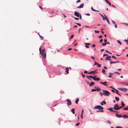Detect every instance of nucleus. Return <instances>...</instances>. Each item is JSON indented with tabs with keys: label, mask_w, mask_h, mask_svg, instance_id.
Returning a JSON list of instances; mask_svg holds the SVG:
<instances>
[{
	"label": "nucleus",
	"mask_w": 128,
	"mask_h": 128,
	"mask_svg": "<svg viewBox=\"0 0 128 128\" xmlns=\"http://www.w3.org/2000/svg\"><path fill=\"white\" fill-rule=\"evenodd\" d=\"M107 122L110 124H111V123L108 120Z\"/></svg>",
	"instance_id": "52"
},
{
	"label": "nucleus",
	"mask_w": 128,
	"mask_h": 128,
	"mask_svg": "<svg viewBox=\"0 0 128 128\" xmlns=\"http://www.w3.org/2000/svg\"><path fill=\"white\" fill-rule=\"evenodd\" d=\"M66 72L67 74L68 73L69 70L68 68H66Z\"/></svg>",
	"instance_id": "24"
},
{
	"label": "nucleus",
	"mask_w": 128,
	"mask_h": 128,
	"mask_svg": "<svg viewBox=\"0 0 128 128\" xmlns=\"http://www.w3.org/2000/svg\"><path fill=\"white\" fill-rule=\"evenodd\" d=\"M114 73L115 74L116 73L118 75H119L120 74L118 72H114Z\"/></svg>",
	"instance_id": "44"
},
{
	"label": "nucleus",
	"mask_w": 128,
	"mask_h": 128,
	"mask_svg": "<svg viewBox=\"0 0 128 128\" xmlns=\"http://www.w3.org/2000/svg\"><path fill=\"white\" fill-rule=\"evenodd\" d=\"M38 35H39L40 37L42 38V40L43 39V37L42 36L40 35V34L39 33H38Z\"/></svg>",
	"instance_id": "42"
},
{
	"label": "nucleus",
	"mask_w": 128,
	"mask_h": 128,
	"mask_svg": "<svg viewBox=\"0 0 128 128\" xmlns=\"http://www.w3.org/2000/svg\"><path fill=\"white\" fill-rule=\"evenodd\" d=\"M104 18H105V19L106 20H108V18L107 16H106V15L104 14Z\"/></svg>",
	"instance_id": "27"
},
{
	"label": "nucleus",
	"mask_w": 128,
	"mask_h": 128,
	"mask_svg": "<svg viewBox=\"0 0 128 128\" xmlns=\"http://www.w3.org/2000/svg\"><path fill=\"white\" fill-rule=\"evenodd\" d=\"M66 100L67 101V102H68L67 104V105L68 106L72 104V102H71V101L68 99H67Z\"/></svg>",
	"instance_id": "7"
},
{
	"label": "nucleus",
	"mask_w": 128,
	"mask_h": 128,
	"mask_svg": "<svg viewBox=\"0 0 128 128\" xmlns=\"http://www.w3.org/2000/svg\"><path fill=\"white\" fill-rule=\"evenodd\" d=\"M79 101V100L78 98L77 99L75 100V103L76 104H78V102Z\"/></svg>",
	"instance_id": "26"
},
{
	"label": "nucleus",
	"mask_w": 128,
	"mask_h": 128,
	"mask_svg": "<svg viewBox=\"0 0 128 128\" xmlns=\"http://www.w3.org/2000/svg\"><path fill=\"white\" fill-rule=\"evenodd\" d=\"M102 35H101L100 36H98V38H102Z\"/></svg>",
	"instance_id": "57"
},
{
	"label": "nucleus",
	"mask_w": 128,
	"mask_h": 128,
	"mask_svg": "<svg viewBox=\"0 0 128 128\" xmlns=\"http://www.w3.org/2000/svg\"><path fill=\"white\" fill-rule=\"evenodd\" d=\"M108 22V24H110V22H109V21H108V20H106Z\"/></svg>",
	"instance_id": "62"
},
{
	"label": "nucleus",
	"mask_w": 128,
	"mask_h": 128,
	"mask_svg": "<svg viewBox=\"0 0 128 128\" xmlns=\"http://www.w3.org/2000/svg\"><path fill=\"white\" fill-rule=\"evenodd\" d=\"M75 24H76L78 25V26H81V24H80L78 23H75Z\"/></svg>",
	"instance_id": "40"
},
{
	"label": "nucleus",
	"mask_w": 128,
	"mask_h": 128,
	"mask_svg": "<svg viewBox=\"0 0 128 128\" xmlns=\"http://www.w3.org/2000/svg\"><path fill=\"white\" fill-rule=\"evenodd\" d=\"M114 90L116 91V93H117V94H118L119 93L118 92H119L118 90H117L115 89H114Z\"/></svg>",
	"instance_id": "38"
},
{
	"label": "nucleus",
	"mask_w": 128,
	"mask_h": 128,
	"mask_svg": "<svg viewBox=\"0 0 128 128\" xmlns=\"http://www.w3.org/2000/svg\"><path fill=\"white\" fill-rule=\"evenodd\" d=\"M116 117L118 118H120L122 117V115L121 114H116Z\"/></svg>",
	"instance_id": "15"
},
{
	"label": "nucleus",
	"mask_w": 128,
	"mask_h": 128,
	"mask_svg": "<svg viewBox=\"0 0 128 128\" xmlns=\"http://www.w3.org/2000/svg\"><path fill=\"white\" fill-rule=\"evenodd\" d=\"M100 78H95V79H94V80L96 81H99L100 80Z\"/></svg>",
	"instance_id": "23"
},
{
	"label": "nucleus",
	"mask_w": 128,
	"mask_h": 128,
	"mask_svg": "<svg viewBox=\"0 0 128 128\" xmlns=\"http://www.w3.org/2000/svg\"><path fill=\"white\" fill-rule=\"evenodd\" d=\"M123 110H128V106H127V107H125L124 108Z\"/></svg>",
	"instance_id": "25"
},
{
	"label": "nucleus",
	"mask_w": 128,
	"mask_h": 128,
	"mask_svg": "<svg viewBox=\"0 0 128 128\" xmlns=\"http://www.w3.org/2000/svg\"><path fill=\"white\" fill-rule=\"evenodd\" d=\"M112 23H113V24H116V22H115L114 21H113V20H112Z\"/></svg>",
	"instance_id": "47"
},
{
	"label": "nucleus",
	"mask_w": 128,
	"mask_h": 128,
	"mask_svg": "<svg viewBox=\"0 0 128 128\" xmlns=\"http://www.w3.org/2000/svg\"><path fill=\"white\" fill-rule=\"evenodd\" d=\"M118 89L122 91H125L126 92L128 90V89L126 88H118Z\"/></svg>",
	"instance_id": "4"
},
{
	"label": "nucleus",
	"mask_w": 128,
	"mask_h": 128,
	"mask_svg": "<svg viewBox=\"0 0 128 128\" xmlns=\"http://www.w3.org/2000/svg\"><path fill=\"white\" fill-rule=\"evenodd\" d=\"M108 55L107 54H104L103 55V56H108Z\"/></svg>",
	"instance_id": "49"
},
{
	"label": "nucleus",
	"mask_w": 128,
	"mask_h": 128,
	"mask_svg": "<svg viewBox=\"0 0 128 128\" xmlns=\"http://www.w3.org/2000/svg\"><path fill=\"white\" fill-rule=\"evenodd\" d=\"M74 36V35L72 34V35L71 36V37L70 38L72 39V38Z\"/></svg>",
	"instance_id": "48"
},
{
	"label": "nucleus",
	"mask_w": 128,
	"mask_h": 128,
	"mask_svg": "<svg viewBox=\"0 0 128 128\" xmlns=\"http://www.w3.org/2000/svg\"><path fill=\"white\" fill-rule=\"evenodd\" d=\"M74 15L77 16L78 17H79L80 16V14L78 12H77L76 11H75L74 13Z\"/></svg>",
	"instance_id": "5"
},
{
	"label": "nucleus",
	"mask_w": 128,
	"mask_h": 128,
	"mask_svg": "<svg viewBox=\"0 0 128 128\" xmlns=\"http://www.w3.org/2000/svg\"><path fill=\"white\" fill-rule=\"evenodd\" d=\"M103 104H106V102L104 100L103 102H102L100 103V104L102 106L103 105Z\"/></svg>",
	"instance_id": "18"
},
{
	"label": "nucleus",
	"mask_w": 128,
	"mask_h": 128,
	"mask_svg": "<svg viewBox=\"0 0 128 128\" xmlns=\"http://www.w3.org/2000/svg\"><path fill=\"white\" fill-rule=\"evenodd\" d=\"M100 83L101 84H102L104 85L105 86H108L107 84V82H100Z\"/></svg>",
	"instance_id": "11"
},
{
	"label": "nucleus",
	"mask_w": 128,
	"mask_h": 128,
	"mask_svg": "<svg viewBox=\"0 0 128 128\" xmlns=\"http://www.w3.org/2000/svg\"><path fill=\"white\" fill-rule=\"evenodd\" d=\"M79 124H80V123L78 122V123L77 124H76V125L77 126H78L79 125Z\"/></svg>",
	"instance_id": "60"
},
{
	"label": "nucleus",
	"mask_w": 128,
	"mask_h": 128,
	"mask_svg": "<svg viewBox=\"0 0 128 128\" xmlns=\"http://www.w3.org/2000/svg\"><path fill=\"white\" fill-rule=\"evenodd\" d=\"M121 105L123 107L125 106V104H124V102L122 101L121 102Z\"/></svg>",
	"instance_id": "20"
},
{
	"label": "nucleus",
	"mask_w": 128,
	"mask_h": 128,
	"mask_svg": "<svg viewBox=\"0 0 128 128\" xmlns=\"http://www.w3.org/2000/svg\"><path fill=\"white\" fill-rule=\"evenodd\" d=\"M108 110H109L110 111L114 112H117V111L113 110V108H109L108 109Z\"/></svg>",
	"instance_id": "14"
},
{
	"label": "nucleus",
	"mask_w": 128,
	"mask_h": 128,
	"mask_svg": "<svg viewBox=\"0 0 128 128\" xmlns=\"http://www.w3.org/2000/svg\"><path fill=\"white\" fill-rule=\"evenodd\" d=\"M114 26L116 28H117V25L116 24H114Z\"/></svg>",
	"instance_id": "61"
},
{
	"label": "nucleus",
	"mask_w": 128,
	"mask_h": 128,
	"mask_svg": "<svg viewBox=\"0 0 128 128\" xmlns=\"http://www.w3.org/2000/svg\"><path fill=\"white\" fill-rule=\"evenodd\" d=\"M122 117L124 118H128V116L126 114H124L122 116Z\"/></svg>",
	"instance_id": "16"
},
{
	"label": "nucleus",
	"mask_w": 128,
	"mask_h": 128,
	"mask_svg": "<svg viewBox=\"0 0 128 128\" xmlns=\"http://www.w3.org/2000/svg\"><path fill=\"white\" fill-rule=\"evenodd\" d=\"M115 100L116 101H118L119 100V98H118L116 96L115 97Z\"/></svg>",
	"instance_id": "22"
},
{
	"label": "nucleus",
	"mask_w": 128,
	"mask_h": 128,
	"mask_svg": "<svg viewBox=\"0 0 128 128\" xmlns=\"http://www.w3.org/2000/svg\"><path fill=\"white\" fill-rule=\"evenodd\" d=\"M119 82L121 84H123L124 85L128 86V82Z\"/></svg>",
	"instance_id": "9"
},
{
	"label": "nucleus",
	"mask_w": 128,
	"mask_h": 128,
	"mask_svg": "<svg viewBox=\"0 0 128 128\" xmlns=\"http://www.w3.org/2000/svg\"><path fill=\"white\" fill-rule=\"evenodd\" d=\"M111 58V56H108L107 57H106L105 59V60H107V58Z\"/></svg>",
	"instance_id": "31"
},
{
	"label": "nucleus",
	"mask_w": 128,
	"mask_h": 128,
	"mask_svg": "<svg viewBox=\"0 0 128 128\" xmlns=\"http://www.w3.org/2000/svg\"><path fill=\"white\" fill-rule=\"evenodd\" d=\"M85 44L87 45H90V44L89 43H85Z\"/></svg>",
	"instance_id": "39"
},
{
	"label": "nucleus",
	"mask_w": 128,
	"mask_h": 128,
	"mask_svg": "<svg viewBox=\"0 0 128 128\" xmlns=\"http://www.w3.org/2000/svg\"><path fill=\"white\" fill-rule=\"evenodd\" d=\"M104 41L105 42V43L104 44V43H102V45L103 46H104L105 45H106V44H110V43L109 42H106L107 41V40H106V39H104Z\"/></svg>",
	"instance_id": "3"
},
{
	"label": "nucleus",
	"mask_w": 128,
	"mask_h": 128,
	"mask_svg": "<svg viewBox=\"0 0 128 128\" xmlns=\"http://www.w3.org/2000/svg\"><path fill=\"white\" fill-rule=\"evenodd\" d=\"M110 6H111V3L108 0L107 1H106V2Z\"/></svg>",
	"instance_id": "29"
},
{
	"label": "nucleus",
	"mask_w": 128,
	"mask_h": 128,
	"mask_svg": "<svg viewBox=\"0 0 128 128\" xmlns=\"http://www.w3.org/2000/svg\"><path fill=\"white\" fill-rule=\"evenodd\" d=\"M45 50L44 49H43L42 50V52H41V49L40 48H39V51L40 52L41 54H42L43 53H44V52H45Z\"/></svg>",
	"instance_id": "10"
},
{
	"label": "nucleus",
	"mask_w": 128,
	"mask_h": 128,
	"mask_svg": "<svg viewBox=\"0 0 128 128\" xmlns=\"http://www.w3.org/2000/svg\"><path fill=\"white\" fill-rule=\"evenodd\" d=\"M96 91L95 89H92L91 90V92H93L94 91Z\"/></svg>",
	"instance_id": "43"
},
{
	"label": "nucleus",
	"mask_w": 128,
	"mask_h": 128,
	"mask_svg": "<svg viewBox=\"0 0 128 128\" xmlns=\"http://www.w3.org/2000/svg\"><path fill=\"white\" fill-rule=\"evenodd\" d=\"M96 112H104V111L103 110H97L96 111Z\"/></svg>",
	"instance_id": "32"
},
{
	"label": "nucleus",
	"mask_w": 128,
	"mask_h": 128,
	"mask_svg": "<svg viewBox=\"0 0 128 128\" xmlns=\"http://www.w3.org/2000/svg\"><path fill=\"white\" fill-rule=\"evenodd\" d=\"M91 8L92 10V11H97V10H95L93 9V8L92 6L91 7Z\"/></svg>",
	"instance_id": "33"
},
{
	"label": "nucleus",
	"mask_w": 128,
	"mask_h": 128,
	"mask_svg": "<svg viewBox=\"0 0 128 128\" xmlns=\"http://www.w3.org/2000/svg\"><path fill=\"white\" fill-rule=\"evenodd\" d=\"M116 128H123L121 126H116Z\"/></svg>",
	"instance_id": "41"
},
{
	"label": "nucleus",
	"mask_w": 128,
	"mask_h": 128,
	"mask_svg": "<svg viewBox=\"0 0 128 128\" xmlns=\"http://www.w3.org/2000/svg\"><path fill=\"white\" fill-rule=\"evenodd\" d=\"M94 88H95L96 91L98 92L101 90V89L99 87L97 86H95Z\"/></svg>",
	"instance_id": "6"
},
{
	"label": "nucleus",
	"mask_w": 128,
	"mask_h": 128,
	"mask_svg": "<svg viewBox=\"0 0 128 128\" xmlns=\"http://www.w3.org/2000/svg\"><path fill=\"white\" fill-rule=\"evenodd\" d=\"M42 57L44 58H46V52H44V53H42Z\"/></svg>",
	"instance_id": "12"
},
{
	"label": "nucleus",
	"mask_w": 128,
	"mask_h": 128,
	"mask_svg": "<svg viewBox=\"0 0 128 128\" xmlns=\"http://www.w3.org/2000/svg\"><path fill=\"white\" fill-rule=\"evenodd\" d=\"M79 17H80V19L81 20L82 19V16L80 14V16Z\"/></svg>",
	"instance_id": "55"
},
{
	"label": "nucleus",
	"mask_w": 128,
	"mask_h": 128,
	"mask_svg": "<svg viewBox=\"0 0 128 128\" xmlns=\"http://www.w3.org/2000/svg\"><path fill=\"white\" fill-rule=\"evenodd\" d=\"M103 41V40L102 39H101L100 40V43H101Z\"/></svg>",
	"instance_id": "51"
},
{
	"label": "nucleus",
	"mask_w": 128,
	"mask_h": 128,
	"mask_svg": "<svg viewBox=\"0 0 128 128\" xmlns=\"http://www.w3.org/2000/svg\"><path fill=\"white\" fill-rule=\"evenodd\" d=\"M102 72L104 74H106V70L104 69L102 70Z\"/></svg>",
	"instance_id": "21"
},
{
	"label": "nucleus",
	"mask_w": 128,
	"mask_h": 128,
	"mask_svg": "<svg viewBox=\"0 0 128 128\" xmlns=\"http://www.w3.org/2000/svg\"><path fill=\"white\" fill-rule=\"evenodd\" d=\"M95 46V45L94 44H93L92 45V47H94Z\"/></svg>",
	"instance_id": "56"
},
{
	"label": "nucleus",
	"mask_w": 128,
	"mask_h": 128,
	"mask_svg": "<svg viewBox=\"0 0 128 128\" xmlns=\"http://www.w3.org/2000/svg\"><path fill=\"white\" fill-rule=\"evenodd\" d=\"M99 14L101 15V16L102 18H103V17H104V16H103L102 15V14H100V13Z\"/></svg>",
	"instance_id": "63"
},
{
	"label": "nucleus",
	"mask_w": 128,
	"mask_h": 128,
	"mask_svg": "<svg viewBox=\"0 0 128 128\" xmlns=\"http://www.w3.org/2000/svg\"><path fill=\"white\" fill-rule=\"evenodd\" d=\"M82 76L83 77V78H84L85 77V75H84V74H83V73L82 72Z\"/></svg>",
	"instance_id": "45"
},
{
	"label": "nucleus",
	"mask_w": 128,
	"mask_h": 128,
	"mask_svg": "<svg viewBox=\"0 0 128 128\" xmlns=\"http://www.w3.org/2000/svg\"><path fill=\"white\" fill-rule=\"evenodd\" d=\"M94 32H95L96 33H98L99 32V31H98V30H95Z\"/></svg>",
	"instance_id": "37"
},
{
	"label": "nucleus",
	"mask_w": 128,
	"mask_h": 128,
	"mask_svg": "<svg viewBox=\"0 0 128 128\" xmlns=\"http://www.w3.org/2000/svg\"><path fill=\"white\" fill-rule=\"evenodd\" d=\"M86 77L88 78V77L90 78H94V77H92V75H90V76H86Z\"/></svg>",
	"instance_id": "28"
},
{
	"label": "nucleus",
	"mask_w": 128,
	"mask_h": 128,
	"mask_svg": "<svg viewBox=\"0 0 128 128\" xmlns=\"http://www.w3.org/2000/svg\"><path fill=\"white\" fill-rule=\"evenodd\" d=\"M117 42L120 45H122V43L121 42H120L119 40H117Z\"/></svg>",
	"instance_id": "30"
},
{
	"label": "nucleus",
	"mask_w": 128,
	"mask_h": 128,
	"mask_svg": "<svg viewBox=\"0 0 128 128\" xmlns=\"http://www.w3.org/2000/svg\"><path fill=\"white\" fill-rule=\"evenodd\" d=\"M94 84V83L93 82H91L90 84H89V86H93Z\"/></svg>",
	"instance_id": "17"
},
{
	"label": "nucleus",
	"mask_w": 128,
	"mask_h": 128,
	"mask_svg": "<svg viewBox=\"0 0 128 128\" xmlns=\"http://www.w3.org/2000/svg\"><path fill=\"white\" fill-rule=\"evenodd\" d=\"M102 94L106 96H108L110 95V93L108 91L104 90H102Z\"/></svg>",
	"instance_id": "1"
},
{
	"label": "nucleus",
	"mask_w": 128,
	"mask_h": 128,
	"mask_svg": "<svg viewBox=\"0 0 128 128\" xmlns=\"http://www.w3.org/2000/svg\"><path fill=\"white\" fill-rule=\"evenodd\" d=\"M96 75H95L94 76H92V77H94V78H92L94 80V79H95V78H96Z\"/></svg>",
	"instance_id": "58"
},
{
	"label": "nucleus",
	"mask_w": 128,
	"mask_h": 128,
	"mask_svg": "<svg viewBox=\"0 0 128 128\" xmlns=\"http://www.w3.org/2000/svg\"><path fill=\"white\" fill-rule=\"evenodd\" d=\"M98 67H101V64H98Z\"/></svg>",
	"instance_id": "46"
},
{
	"label": "nucleus",
	"mask_w": 128,
	"mask_h": 128,
	"mask_svg": "<svg viewBox=\"0 0 128 128\" xmlns=\"http://www.w3.org/2000/svg\"><path fill=\"white\" fill-rule=\"evenodd\" d=\"M74 19L76 20H79V18H74Z\"/></svg>",
	"instance_id": "54"
},
{
	"label": "nucleus",
	"mask_w": 128,
	"mask_h": 128,
	"mask_svg": "<svg viewBox=\"0 0 128 128\" xmlns=\"http://www.w3.org/2000/svg\"><path fill=\"white\" fill-rule=\"evenodd\" d=\"M112 57L114 59H116V58L114 56H112Z\"/></svg>",
	"instance_id": "50"
},
{
	"label": "nucleus",
	"mask_w": 128,
	"mask_h": 128,
	"mask_svg": "<svg viewBox=\"0 0 128 128\" xmlns=\"http://www.w3.org/2000/svg\"><path fill=\"white\" fill-rule=\"evenodd\" d=\"M93 73V72L92 71L91 72H88V74H92Z\"/></svg>",
	"instance_id": "34"
},
{
	"label": "nucleus",
	"mask_w": 128,
	"mask_h": 128,
	"mask_svg": "<svg viewBox=\"0 0 128 128\" xmlns=\"http://www.w3.org/2000/svg\"><path fill=\"white\" fill-rule=\"evenodd\" d=\"M74 110L75 109L74 108H72L71 110V111L73 114H75Z\"/></svg>",
	"instance_id": "19"
},
{
	"label": "nucleus",
	"mask_w": 128,
	"mask_h": 128,
	"mask_svg": "<svg viewBox=\"0 0 128 128\" xmlns=\"http://www.w3.org/2000/svg\"><path fill=\"white\" fill-rule=\"evenodd\" d=\"M84 5V4H80L79 6H78V8H80L83 7Z\"/></svg>",
	"instance_id": "13"
},
{
	"label": "nucleus",
	"mask_w": 128,
	"mask_h": 128,
	"mask_svg": "<svg viewBox=\"0 0 128 128\" xmlns=\"http://www.w3.org/2000/svg\"><path fill=\"white\" fill-rule=\"evenodd\" d=\"M94 108L102 110L104 109V108L100 106H95Z\"/></svg>",
	"instance_id": "2"
},
{
	"label": "nucleus",
	"mask_w": 128,
	"mask_h": 128,
	"mask_svg": "<svg viewBox=\"0 0 128 128\" xmlns=\"http://www.w3.org/2000/svg\"><path fill=\"white\" fill-rule=\"evenodd\" d=\"M80 2V0H78L76 2V3H78L79 2Z\"/></svg>",
	"instance_id": "53"
},
{
	"label": "nucleus",
	"mask_w": 128,
	"mask_h": 128,
	"mask_svg": "<svg viewBox=\"0 0 128 128\" xmlns=\"http://www.w3.org/2000/svg\"><path fill=\"white\" fill-rule=\"evenodd\" d=\"M123 108V107L122 106H120V107H119L118 106V108H116V109H118V110L119 109H120V108Z\"/></svg>",
	"instance_id": "36"
},
{
	"label": "nucleus",
	"mask_w": 128,
	"mask_h": 128,
	"mask_svg": "<svg viewBox=\"0 0 128 128\" xmlns=\"http://www.w3.org/2000/svg\"><path fill=\"white\" fill-rule=\"evenodd\" d=\"M84 73H86L88 72V71H84Z\"/></svg>",
	"instance_id": "64"
},
{
	"label": "nucleus",
	"mask_w": 128,
	"mask_h": 128,
	"mask_svg": "<svg viewBox=\"0 0 128 128\" xmlns=\"http://www.w3.org/2000/svg\"><path fill=\"white\" fill-rule=\"evenodd\" d=\"M124 41L125 42H128V39L127 40H124Z\"/></svg>",
	"instance_id": "59"
},
{
	"label": "nucleus",
	"mask_w": 128,
	"mask_h": 128,
	"mask_svg": "<svg viewBox=\"0 0 128 128\" xmlns=\"http://www.w3.org/2000/svg\"><path fill=\"white\" fill-rule=\"evenodd\" d=\"M118 106V105L117 104H116L114 106V109L116 110H118V109H116L117 108Z\"/></svg>",
	"instance_id": "8"
},
{
	"label": "nucleus",
	"mask_w": 128,
	"mask_h": 128,
	"mask_svg": "<svg viewBox=\"0 0 128 128\" xmlns=\"http://www.w3.org/2000/svg\"><path fill=\"white\" fill-rule=\"evenodd\" d=\"M94 65H98V63L94 61Z\"/></svg>",
	"instance_id": "35"
}]
</instances>
